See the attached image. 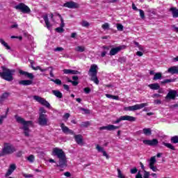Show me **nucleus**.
I'll return each instance as SVG.
<instances>
[{
	"label": "nucleus",
	"mask_w": 178,
	"mask_h": 178,
	"mask_svg": "<svg viewBox=\"0 0 178 178\" xmlns=\"http://www.w3.org/2000/svg\"><path fill=\"white\" fill-rule=\"evenodd\" d=\"M51 155H53V156H56L58 161L56 163L55 160L50 159L49 162L50 163H56L54 166L58 168L60 172H63L65 168H67V158H66V153H65L63 149L60 148L54 147L52 150Z\"/></svg>",
	"instance_id": "nucleus-1"
},
{
	"label": "nucleus",
	"mask_w": 178,
	"mask_h": 178,
	"mask_svg": "<svg viewBox=\"0 0 178 178\" xmlns=\"http://www.w3.org/2000/svg\"><path fill=\"white\" fill-rule=\"evenodd\" d=\"M16 122L17 123H19L20 124H22V130H24V134L26 136V137H29L30 136V127L29 126H33V121H26L24 118L15 115V116Z\"/></svg>",
	"instance_id": "nucleus-2"
},
{
	"label": "nucleus",
	"mask_w": 178,
	"mask_h": 178,
	"mask_svg": "<svg viewBox=\"0 0 178 178\" xmlns=\"http://www.w3.org/2000/svg\"><path fill=\"white\" fill-rule=\"evenodd\" d=\"M1 69L2 72H0V77L6 81H13L15 70H10L5 66H2Z\"/></svg>",
	"instance_id": "nucleus-3"
},
{
	"label": "nucleus",
	"mask_w": 178,
	"mask_h": 178,
	"mask_svg": "<svg viewBox=\"0 0 178 178\" xmlns=\"http://www.w3.org/2000/svg\"><path fill=\"white\" fill-rule=\"evenodd\" d=\"M97 69H98V66L97 65H92L89 70L88 75L90 76L92 81L98 85L99 84V80H98V77L97 76V73H98Z\"/></svg>",
	"instance_id": "nucleus-4"
},
{
	"label": "nucleus",
	"mask_w": 178,
	"mask_h": 178,
	"mask_svg": "<svg viewBox=\"0 0 178 178\" xmlns=\"http://www.w3.org/2000/svg\"><path fill=\"white\" fill-rule=\"evenodd\" d=\"M16 152V149L11 145L10 143H6L4 145V147L3 148V151L0 153V156H4V155H9L10 154H13V152Z\"/></svg>",
	"instance_id": "nucleus-5"
},
{
	"label": "nucleus",
	"mask_w": 178,
	"mask_h": 178,
	"mask_svg": "<svg viewBox=\"0 0 178 178\" xmlns=\"http://www.w3.org/2000/svg\"><path fill=\"white\" fill-rule=\"evenodd\" d=\"M145 106H148V103H142L140 104H136L134 106H127L124 108V111H138L139 109H143V108H145Z\"/></svg>",
	"instance_id": "nucleus-6"
},
{
	"label": "nucleus",
	"mask_w": 178,
	"mask_h": 178,
	"mask_svg": "<svg viewBox=\"0 0 178 178\" xmlns=\"http://www.w3.org/2000/svg\"><path fill=\"white\" fill-rule=\"evenodd\" d=\"M122 120H127L128 122H136V118L130 115H122L117 120L113 121V124H118Z\"/></svg>",
	"instance_id": "nucleus-7"
},
{
	"label": "nucleus",
	"mask_w": 178,
	"mask_h": 178,
	"mask_svg": "<svg viewBox=\"0 0 178 178\" xmlns=\"http://www.w3.org/2000/svg\"><path fill=\"white\" fill-rule=\"evenodd\" d=\"M38 123L40 126H49V120L48 115H39Z\"/></svg>",
	"instance_id": "nucleus-8"
},
{
	"label": "nucleus",
	"mask_w": 178,
	"mask_h": 178,
	"mask_svg": "<svg viewBox=\"0 0 178 178\" xmlns=\"http://www.w3.org/2000/svg\"><path fill=\"white\" fill-rule=\"evenodd\" d=\"M33 99H35V101L37 102H39V104H41V105H43V106H46V108L51 109V104L49 102H48V101H46L45 99L40 96L35 95L33 96Z\"/></svg>",
	"instance_id": "nucleus-9"
},
{
	"label": "nucleus",
	"mask_w": 178,
	"mask_h": 178,
	"mask_svg": "<svg viewBox=\"0 0 178 178\" xmlns=\"http://www.w3.org/2000/svg\"><path fill=\"white\" fill-rule=\"evenodd\" d=\"M15 8L17 9V10H21L22 13L29 14L31 12V10H30V8H29V6H26L23 3H19L18 5L15 6Z\"/></svg>",
	"instance_id": "nucleus-10"
},
{
	"label": "nucleus",
	"mask_w": 178,
	"mask_h": 178,
	"mask_svg": "<svg viewBox=\"0 0 178 178\" xmlns=\"http://www.w3.org/2000/svg\"><path fill=\"white\" fill-rule=\"evenodd\" d=\"M143 143L145 145H149L150 147H156V145L159 144V141H158V139L156 138L152 140H143Z\"/></svg>",
	"instance_id": "nucleus-11"
},
{
	"label": "nucleus",
	"mask_w": 178,
	"mask_h": 178,
	"mask_svg": "<svg viewBox=\"0 0 178 178\" xmlns=\"http://www.w3.org/2000/svg\"><path fill=\"white\" fill-rule=\"evenodd\" d=\"M65 8H69V9H77L80 8V5L74 1H67L63 4Z\"/></svg>",
	"instance_id": "nucleus-12"
},
{
	"label": "nucleus",
	"mask_w": 178,
	"mask_h": 178,
	"mask_svg": "<svg viewBox=\"0 0 178 178\" xmlns=\"http://www.w3.org/2000/svg\"><path fill=\"white\" fill-rule=\"evenodd\" d=\"M120 129V127L115 126L113 124H108L99 128V130H108V131H113V130H118Z\"/></svg>",
	"instance_id": "nucleus-13"
},
{
	"label": "nucleus",
	"mask_w": 178,
	"mask_h": 178,
	"mask_svg": "<svg viewBox=\"0 0 178 178\" xmlns=\"http://www.w3.org/2000/svg\"><path fill=\"white\" fill-rule=\"evenodd\" d=\"M177 96V91L174 90H170L165 97V99H176Z\"/></svg>",
	"instance_id": "nucleus-14"
},
{
	"label": "nucleus",
	"mask_w": 178,
	"mask_h": 178,
	"mask_svg": "<svg viewBox=\"0 0 178 178\" xmlns=\"http://www.w3.org/2000/svg\"><path fill=\"white\" fill-rule=\"evenodd\" d=\"M124 48H125L124 46H119V47L113 48L111 49L109 55H111V56H113L116 55V54H118V52H120V51H122Z\"/></svg>",
	"instance_id": "nucleus-15"
},
{
	"label": "nucleus",
	"mask_w": 178,
	"mask_h": 178,
	"mask_svg": "<svg viewBox=\"0 0 178 178\" xmlns=\"http://www.w3.org/2000/svg\"><path fill=\"white\" fill-rule=\"evenodd\" d=\"M165 73H170V74H178V66H172L168 69Z\"/></svg>",
	"instance_id": "nucleus-16"
},
{
	"label": "nucleus",
	"mask_w": 178,
	"mask_h": 178,
	"mask_svg": "<svg viewBox=\"0 0 178 178\" xmlns=\"http://www.w3.org/2000/svg\"><path fill=\"white\" fill-rule=\"evenodd\" d=\"M15 170H16V165L11 164L10 165L7 172L6 173V177L10 176V175H12L13 173V172H15Z\"/></svg>",
	"instance_id": "nucleus-17"
},
{
	"label": "nucleus",
	"mask_w": 178,
	"mask_h": 178,
	"mask_svg": "<svg viewBox=\"0 0 178 178\" xmlns=\"http://www.w3.org/2000/svg\"><path fill=\"white\" fill-rule=\"evenodd\" d=\"M74 140L79 145H83V136L79 134V135H74Z\"/></svg>",
	"instance_id": "nucleus-18"
},
{
	"label": "nucleus",
	"mask_w": 178,
	"mask_h": 178,
	"mask_svg": "<svg viewBox=\"0 0 178 178\" xmlns=\"http://www.w3.org/2000/svg\"><path fill=\"white\" fill-rule=\"evenodd\" d=\"M43 20H44V23L46 24V27L47 29H48V30H51L52 25L51 24V23H49V19H48V15H45L43 16Z\"/></svg>",
	"instance_id": "nucleus-19"
},
{
	"label": "nucleus",
	"mask_w": 178,
	"mask_h": 178,
	"mask_svg": "<svg viewBox=\"0 0 178 178\" xmlns=\"http://www.w3.org/2000/svg\"><path fill=\"white\" fill-rule=\"evenodd\" d=\"M19 86H31L33 84L32 80H21L19 81Z\"/></svg>",
	"instance_id": "nucleus-20"
},
{
	"label": "nucleus",
	"mask_w": 178,
	"mask_h": 178,
	"mask_svg": "<svg viewBox=\"0 0 178 178\" xmlns=\"http://www.w3.org/2000/svg\"><path fill=\"white\" fill-rule=\"evenodd\" d=\"M170 12H172V17H174L175 19L178 17V9L176 8H171L170 9Z\"/></svg>",
	"instance_id": "nucleus-21"
},
{
	"label": "nucleus",
	"mask_w": 178,
	"mask_h": 178,
	"mask_svg": "<svg viewBox=\"0 0 178 178\" xmlns=\"http://www.w3.org/2000/svg\"><path fill=\"white\" fill-rule=\"evenodd\" d=\"M9 95H10L9 92H4L0 97L1 104H2L5 99H8V98H9Z\"/></svg>",
	"instance_id": "nucleus-22"
},
{
	"label": "nucleus",
	"mask_w": 178,
	"mask_h": 178,
	"mask_svg": "<svg viewBox=\"0 0 178 178\" xmlns=\"http://www.w3.org/2000/svg\"><path fill=\"white\" fill-rule=\"evenodd\" d=\"M148 88H151V90H159L161 86H159V83H152L148 85Z\"/></svg>",
	"instance_id": "nucleus-23"
},
{
	"label": "nucleus",
	"mask_w": 178,
	"mask_h": 178,
	"mask_svg": "<svg viewBox=\"0 0 178 178\" xmlns=\"http://www.w3.org/2000/svg\"><path fill=\"white\" fill-rule=\"evenodd\" d=\"M52 94H54V95H55V97L57 98H63V95L59 90H52Z\"/></svg>",
	"instance_id": "nucleus-24"
},
{
	"label": "nucleus",
	"mask_w": 178,
	"mask_h": 178,
	"mask_svg": "<svg viewBox=\"0 0 178 178\" xmlns=\"http://www.w3.org/2000/svg\"><path fill=\"white\" fill-rule=\"evenodd\" d=\"M78 108L79 109V111H82V113L83 115H90L91 113V111L88 108H84L83 107H79Z\"/></svg>",
	"instance_id": "nucleus-25"
},
{
	"label": "nucleus",
	"mask_w": 178,
	"mask_h": 178,
	"mask_svg": "<svg viewBox=\"0 0 178 178\" xmlns=\"http://www.w3.org/2000/svg\"><path fill=\"white\" fill-rule=\"evenodd\" d=\"M0 44H1V45L6 48V49H10V46L8 45V44L6 43V42H5V40H3V39L1 38L0 39Z\"/></svg>",
	"instance_id": "nucleus-26"
},
{
	"label": "nucleus",
	"mask_w": 178,
	"mask_h": 178,
	"mask_svg": "<svg viewBox=\"0 0 178 178\" xmlns=\"http://www.w3.org/2000/svg\"><path fill=\"white\" fill-rule=\"evenodd\" d=\"M143 134H145V136H151V134H152V131H151V129L149 128H144L143 129Z\"/></svg>",
	"instance_id": "nucleus-27"
},
{
	"label": "nucleus",
	"mask_w": 178,
	"mask_h": 178,
	"mask_svg": "<svg viewBox=\"0 0 178 178\" xmlns=\"http://www.w3.org/2000/svg\"><path fill=\"white\" fill-rule=\"evenodd\" d=\"M163 145H165V147H167V148H169L170 149H172V151L176 150L174 145L170 143H166L163 142Z\"/></svg>",
	"instance_id": "nucleus-28"
},
{
	"label": "nucleus",
	"mask_w": 178,
	"mask_h": 178,
	"mask_svg": "<svg viewBox=\"0 0 178 178\" xmlns=\"http://www.w3.org/2000/svg\"><path fill=\"white\" fill-rule=\"evenodd\" d=\"M156 163V159L155 156H152L150 158L149 166H154Z\"/></svg>",
	"instance_id": "nucleus-29"
},
{
	"label": "nucleus",
	"mask_w": 178,
	"mask_h": 178,
	"mask_svg": "<svg viewBox=\"0 0 178 178\" xmlns=\"http://www.w3.org/2000/svg\"><path fill=\"white\" fill-rule=\"evenodd\" d=\"M75 51H76V52H84V51H86V47H84V46H77L75 48Z\"/></svg>",
	"instance_id": "nucleus-30"
},
{
	"label": "nucleus",
	"mask_w": 178,
	"mask_h": 178,
	"mask_svg": "<svg viewBox=\"0 0 178 178\" xmlns=\"http://www.w3.org/2000/svg\"><path fill=\"white\" fill-rule=\"evenodd\" d=\"M45 113H47V110L44 107H40L39 108V116L47 115Z\"/></svg>",
	"instance_id": "nucleus-31"
},
{
	"label": "nucleus",
	"mask_w": 178,
	"mask_h": 178,
	"mask_svg": "<svg viewBox=\"0 0 178 178\" xmlns=\"http://www.w3.org/2000/svg\"><path fill=\"white\" fill-rule=\"evenodd\" d=\"M161 79H162V73L157 72V73L154 74L153 80H161Z\"/></svg>",
	"instance_id": "nucleus-32"
},
{
	"label": "nucleus",
	"mask_w": 178,
	"mask_h": 178,
	"mask_svg": "<svg viewBox=\"0 0 178 178\" xmlns=\"http://www.w3.org/2000/svg\"><path fill=\"white\" fill-rule=\"evenodd\" d=\"M60 127H61V130L64 132V133H67L69 131V128L66 126H65V124L62 123L60 124Z\"/></svg>",
	"instance_id": "nucleus-33"
},
{
	"label": "nucleus",
	"mask_w": 178,
	"mask_h": 178,
	"mask_svg": "<svg viewBox=\"0 0 178 178\" xmlns=\"http://www.w3.org/2000/svg\"><path fill=\"white\" fill-rule=\"evenodd\" d=\"M171 143L172 144H177L178 143V136H175L171 138Z\"/></svg>",
	"instance_id": "nucleus-34"
},
{
	"label": "nucleus",
	"mask_w": 178,
	"mask_h": 178,
	"mask_svg": "<svg viewBox=\"0 0 178 178\" xmlns=\"http://www.w3.org/2000/svg\"><path fill=\"white\" fill-rule=\"evenodd\" d=\"M175 79H165L164 81H161V84H168V83H175Z\"/></svg>",
	"instance_id": "nucleus-35"
},
{
	"label": "nucleus",
	"mask_w": 178,
	"mask_h": 178,
	"mask_svg": "<svg viewBox=\"0 0 178 178\" xmlns=\"http://www.w3.org/2000/svg\"><path fill=\"white\" fill-rule=\"evenodd\" d=\"M51 81H53V83H55L57 86H62V81H60V79H51Z\"/></svg>",
	"instance_id": "nucleus-36"
},
{
	"label": "nucleus",
	"mask_w": 178,
	"mask_h": 178,
	"mask_svg": "<svg viewBox=\"0 0 178 178\" xmlns=\"http://www.w3.org/2000/svg\"><path fill=\"white\" fill-rule=\"evenodd\" d=\"M34 155L31 154L29 156L27 157V161H29V162H30L31 163H33V162H34Z\"/></svg>",
	"instance_id": "nucleus-37"
},
{
	"label": "nucleus",
	"mask_w": 178,
	"mask_h": 178,
	"mask_svg": "<svg viewBox=\"0 0 178 178\" xmlns=\"http://www.w3.org/2000/svg\"><path fill=\"white\" fill-rule=\"evenodd\" d=\"M58 16L60 19V27L63 29V27H65V22H63V18L62 17V15H60V14H58Z\"/></svg>",
	"instance_id": "nucleus-38"
},
{
	"label": "nucleus",
	"mask_w": 178,
	"mask_h": 178,
	"mask_svg": "<svg viewBox=\"0 0 178 178\" xmlns=\"http://www.w3.org/2000/svg\"><path fill=\"white\" fill-rule=\"evenodd\" d=\"M26 77L30 80H34V74H33V73L28 72V74H26Z\"/></svg>",
	"instance_id": "nucleus-39"
},
{
	"label": "nucleus",
	"mask_w": 178,
	"mask_h": 178,
	"mask_svg": "<svg viewBox=\"0 0 178 178\" xmlns=\"http://www.w3.org/2000/svg\"><path fill=\"white\" fill-rule=\"evenodd\" d=\"M81 24L82 27H88L90 26V23L87 21H83Z\"/></svg>",
	"instance_id": "nucleus-40"
},
{
	"label": "nucleus",
	"mask_w": 178,
	"mask_h": 178,
	"mask_svg": "<svg viewBox=\"0 0 178 178\" xmlns=\"http://www.w3.org/2000/svg\"><path fill=\"white\" fill-rule=\"evenodd\" d=\"M96 149L98 151V152H102L105 151L104 149V147L99 146V145H97Z\"/></svg>",
	"instance_id": "nucleus-41"
},
{
	"label": "nucleus",
	"mask_w": 178,
	"mask_h": 178,
	"mask_svg": "<svg viewBox=\"0 0 178 178\" xmlns=\"http://www.w3.org/2000/svg\"><path fill=\"white\" fill-rule=\"evenodd\" d=\"M137 172H138V170L136 167H134V168L131 169V170H130V173L131 175H136V173H137Z\"/></svg>",
	"instance_id": "nucleus-42"
},
{
	"label": "nucleus",
	"mask_w": 178,
	"mask_h": 178,
	"mask_svg": "<svg viewBox=\"0 0 178 178\" xmlns=\"http://www.w3.org/2000/svg\"><path fill=\"white\" fill-rule=\"evenodd\" d=\"M19 74H21L22 76H24L25 77H26V76H27V74H28L29 72H25V71H23L22 70H20L19 71Z\"/></svg>",
	"instance_id": "nucleus-43"
},
{
	"label": "nucleus",
	"mask_w": 178,
	"mask_h": 178,
	"mask_svg": "<svg viewBox=\"0 0 178 178\" xmlns=\"http://www.w3.org/2000/svg\"><path fill=\"white\" fill-rule=\"evenodd\" d=\"M117 29L118 30V31H123V25H122L121 24H118Z\"/></svg>",
	"instance_id": "nucleus-44"
},
{
	"label": "nucleus",
	"mask_w": 178,
	"mask_h": 178,
	"mask_svg": "<svg viewBox=\"0 0 178 178\" xmlns=\"http://www.w3.org/2000/svg\"><path fill=\"white\" fill-rule=\"evenodd\" d=\"M139 13H140V16L141 19H145V15L144 13V10H139Z\"/></svg>",
	"instance_id": "nucleus-45"
},
{
	"label": "nucleus",
	"mask_w": 178,
	"mask_h": 178,
	"mask_svg": "<svg viewBox=\"0 0 178 178\" xmlns=\"http://www.w3.org/2000/svg\"><path fill=\"white\" fill-rule=\"evenodd\" d=\"M89 125H90L89 122H82L81 127H88Z\"/></svg>",
	"instance_id": "nucleus-46"
},
{
	"label": "nucleus",
	"mask_w": 178,
	"mask_h": 178,
	"mask_svg": "<svg viewBox=\"0 0 178 178\" xmlns=\"http://www.w3.org/2000/svg\"><path fill=\"white\" fill-rule=\"evenodd\" d=\"M56 31L57 33H63V31H65V29H63V28L60 26L56 29Z\"/></svg>",
	"instance_id": "nucleus-47"
},
{
	"label": "nucleus",
	"mask_w": 178,
	"mask_h": 178,
	"mask_svg": "<svg viewBox=\"0 0 178 178\" xmlns=\"http://www.w3.org/2000/svg\"><path fill=\"white\" fill-rule=\"evenodd\" d=\"M149 169H151L153 172H158V169L155 165H149Z\"/></svg>",
	"instance_id": "nucleus-48"
},
{
	"label": "nucleus",
	"mask_w": 178,
	"mask_h": 178,
	"mask_svg": "<svg viewBox=\"0 0 178 178\" xmlns=\"http://www.w3.org/2000/svg\"><path fill=\"white\" fill-rule=\"evenodd\" d=\"M102 27L104 30H108V29H109V24L105 23L102 26Z\"/></svg>",
	"instance_id": "nucleus-49"
},
{
	"label": "nucleus",
	"mask_w": 178,
	"mask_h": 178,
	"mask_svg": "<svg viewBox=\"0 0 178 178\" xmlns=\"http://www.w3.org/2000/svg\"><path fill=\"white\" fill-rule=\"evenodd\" d=\"M3 119H6V115L0 116V126L3 123Z\"/></svg>",
	"instance_id": "nucleus-50"
},
{
	"label": "nucleus",
	"mask_w": 178,
	"mask_h": 178,
	"mask_svg": "<svg viewBox=\"0 0 178 178\" xmlns=\"http://www.w3.org/2000/svg\"><path fill=\"white\" fill-rule=\"evenodd\" d=\"M149 172L144 170L143 178H149Z\"/></svg>",
	"instance_id": "nucleus-51"
},
{
	"label": "nucleus",
	"mask_w": 178,
	"mask_h": 178,
	"mask_svg": "<svg viewBox=\"0 0 178 178\" xmlns=\"http://www.w3.org/2000/svg\"><path fill=\"white\" fill-rule=\"evenodd\" d=\"M63 73H65V74H72V70L65 69L63 70Z\"/></svg>",
	"instance_id": "nucleus-52"
},
{
	"label": "nucleus",
	"mask_w": 178,
	"mask_h": 178,
	"mask_svg": "<svg viewBox=\"0 0 178 178\" xmlns=\"http://www.w3.org/2000/svg\"><path fill=\"white\" fill-rule=\"evenodd\" d=\"M32 68L33 70H40V72H44L42 69H41L40 66H37L36 67L32 65Z\"/></svg>",
	"instance_id": "nucleus-53"
},
{
	"label": "nucleus",
	"mask_w": 178,
	"mask_h": 178,
	"mask_svg": "<svg viewBox=\"0 0 178 178\" xmlns=\"http://www.w3.org/2000/svg\"><path fill=\"white\" fill-rule=\"evenodd\" d=\"M83 91L86 94H90V92H91V89H90V88H85Z\"/></svg>",
	"instance_id": "nucleus-54"
},
{
	"label": "nucleus",
	"mask_w": 178,
	"mask_h": 178,
	"mask_svg": "<svg viewBox=\"0 0 178 178\" xmlns=\"http://www.w3.org/2000/svg\"><path fill=\"white\" fill-rule=\"evenodd\" d=\"M172 31H175V33H178V27L176 26L175 25H172Z\"/></svg>",
	"instance_id": "nucleus-55"
},
{
	"label": "nucleus",
	"mask_w": 178,
	"mask_h": 178,
	"mask_svg": "<svg viewBox=\"0 0 178 178\" xmlns=\"http://www.w3.org/2000/svg\"><path fill=\"white\" fill-rule=\"evenodd\" d=\"M71 74H80V72L77 70H71Z\"/></svg>",
	"instance_id": "nucleus-56"
},
{
	"label": "nucleus",
	"mask_w": 178,
	"mask_h": 178,
	"mask_svg": "<svg viewBox=\"0 0 178 178\" xmlns=\"http://www.w3.org/2000/svg\"><path fill=\"white\" fill-rule=\"evenodd\" d=\"M55 52H60L62 51H63V47H57L56 49H54Z\"/></svg>",
	"instance_id": "nucleus-57"
},
{
	"label": "nucleus",
	"mask_w": 178,
	"mask_h": 178,
	"mask_svg": "<svg viewBox=\"0 0 178 178\" xmlns=\"http://www.w3.org/2000/svg\"><path fill=\"white\" fill-rule=\"evenodd\" d=\"M102 154H103V156H106V159H109V155H108V154L105 150L102 152Z\"/></svg>",
	"instance_id": "nucleus-58"
},
{
	"label": "nucleus",
	"mask_w": 178,
	"mask_h": 178,
	"mask_svg": "<svg viewBox=\"0 0 178 178\" xmlns=\"http://www.w3.org/2000/svg\"><path fill=\"white\" fill-rule=\"evenodd\" d=\"M136 178H143V175H141V172L138 171L137 175H136Z\"/></svg>",
	"instance_id": "nucleus-59"
},
{
	"label": "nucleus",
	"mask_w": 178,
	"mask_h": 178,
	"mask_svg": "<svg viewBox=\"0 0 178 178\" xmlns=\"http://www.w3.org/2000/svg\"><path fill=\"white\" fill-rule=\"evenodd\" d=\"M64 119H69V118H70V114L69 113H66L64 116H63Z\"/></svg>",
	"instance_id": "nucleus-60"
},
{
	"label": "nucleus",
	"mask_w": 178,
	"mask_h": 178,
	"mask_svg": "<svg viewBox=\"0 0 178 178\" xmlns=\"http://www.w3.org/2000/svg\"><path fill=\"white\" fill-rule=\"evenodd\" d=\"M23 176H24V177H26V178L33 177V175H31V174H29V175L23 174Z\"/></svg>",
	"instance_id": "nucleus-61"
},
{
	"label": "nucleus",
	"mask_w": 178,
	"mask_h": 178,
	"mask_svg": "<svg viewBox=\"0 0 178 178\" xmlns=\"http://www.w3.org/2000/svg\"><path fill=\"white\" fill-rule=\"evenodd\" d=\"M154 104L156 105H160V104H162V102L159 99L154 100Z\"/></svg>",
	"instance_id": "nucleus-62"
},
{
	"label": "nucleus",
	"mask_w": 178,
	"mask_h": 178,
	"mask_svg": "<svg viewBox=\"0 0 178 178\" xmlns=\"http://www.w3.org/2000/svg\"><path fill=\"white\" fill-rule=\"evenodd\" d=\"M72 86H74V87H76V86H78V85H79V81H72Z\"/></svg>",
	"instance_id": "nucleus-63"
},
{
	"label": "nucleus",
	"mask_w": 178,
	"mask_h": 178,
	"mask_svg": "<svg viewBox=\"0 0 178 178\" xmlns=\"http://www.w3.org/2000/svg\"><path fill=\"white\" fill-rule=\"evenodd\" d=\"M64 176H66V177H70V176H72V174H70L69 172H65L64 173Z\"/></svg>",
	"instance_id": "nucleus-64"
}]
</instances>
